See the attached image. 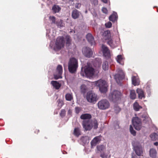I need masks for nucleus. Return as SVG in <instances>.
<instances>
[{
  "mask_svg": "<svg viewBox=\"0 0 158 158\" xmlns=\"http://www.w3.org/2000/svg\"><path fill=\"white\" fill-rule=\"evenodd\" d=\"M101 65V62L99 63L98 64V66L99 67Z\"/></svg>",
  "mask_w": 158,
  "mask_h": 158,
  "instance_id": "nucleus-54",
  "label": "nucleus"
},
{
  "mask_svg": "<svg viewBox=\"0 0 158 158\" xmlns=\"http://www.w3.org/2000/svg\"><path fill=\"white\" fill-rule=\"evenodd\" d=\"M98 105L99 109L101 110H105L109 108L110 104L107 100L103 99L98 102Z\"/></svg>",
  "mask_w": 158,
  "mask_h": 158,
  "instance_id": "nucleus-8",
  "label": "nucleus"
},
{
  "mask_svg": "<svg viewBox=\"0 0 158 158\" xmlns=\"http://www.w3.org/2000/svg\"><path fill=\"white\" fill-rule=\"evenodd\" d=\"M74 134L77 136H79L80 135V131L78 128H75L74 131Z\"/></svg>",
  "mask_w": 158,
  "mask_h": 158,
  "instance_id": "nucleus-33",
  "label": "nucleus"
},
{
  "mask_svg": "<svg viewBox=\"0 0 158 158\" xmlns=\"http://www.w3.org/2000/svg\"><path fill=\"white\" fill-rule=\"evenodd\" d=\"M88 137L87 136H85V137H83L81 138V140L83 141L84 143H86L88 141Z\"/></svg>",
  "mask_w": 158,
  "mask_h": 158,
  "instance_id": "nucleus-41",
  "label": "nucleus"
},
{
  "mask_svg": "<svg viewBox=\"0 0 158 158\" xmlns=\"http://www.w3.org/2000/svg\"><path fill=\"white\" fill-rule=\"evenodd\" d=\"M65 113V111L64 110H62L61 111L60 113V115L61 116L63 117L64 116Z\"/></svg>",
  "mask_w": 158,
  "mask_h": 158,
  "instance_id": "nucleus-45",
  "label": "nucleus"
},
{
  "mask_svg": "<svg viewBox=\"0 0 158 158\" xmlns=\"http://www.w3.org/2000/svg\"><path fill=\"white\" fill-rule=\"evenodd\" d=\"M80 15V12L77 10H73L72 14V17L74 19L77 18Z\"/></svg>",
  "mask_w": 158,
  "mask_h": 158,
  "instance_id": "nucleus-25",
  "label": "nucleus"
},
{
  "mask_svg": "<svg viewBox=\"0 0 158 158\" xmlns=\"http://www.w3.org/2000/svg\"><path fill=\"white\" fill-rule=\"evenodd\" d=\"M110 31L109 30L105 31L103 34V38L105 40H110L111 39Z\"/></svg>",
  "mask_w": 158,
  "mask_h": 158,
  "instance_id": "nucleus-15",
  "label": "nucleus"
},
{
  "mask_svg": "<svg viewBox=\"0 0 158 158\" xmlns=\"http://www.w3.org/2000/svg\"><path fill=\"white\" fill-rule=\"evenodd\" d=\"M132 158H134L133 157H132Z\"/></svg>",
  "mask_w": 158,
  "mask_h": 158,
  "instance_id": "nucleus-55",
  "label": "nucleus"
},
{
  "mask_svg": "<svg viewBox=\"0 0 158 158\" xmlns=\"http://www.w3.org/2000/svg\"><path fill=\"white\" fill-rule=\"evenodd\" d=\"M98 72L96 71L94 69L90 66H86L81 69V74L83 76L91 78Z\"/></svg>",
  "mask_w": 158,
  "mask_h": 158,
  "instance_id": "nucleus-1",
  "label": "nucleus"
},
{
  "mask_svg": "<svg viewBox=\"0 0 158 158\" xmlns=\"http://www.w3.org/2000/svg\"><path fill=\"white\" fill-rule=\"evenodd\" d=\"M86 98L88 102L93 103H95L98 99L97 95L92 91L87 93Z\"/></svg>",
  "mask_w": 158,
  "mask_h": 158,
  "instance_id": "nucleus-5",
  "label": "nucleus"
},
{
  "mask_svg": "<svg viewBox=\"0 0 158 158\" xmlns=\"http://www.w3.org/2000/svg\"><path fill=\"white\" fill-rule=\"evenodd\" d=\"M117 19V13L114 12L113 14L111 15L109 18L110 20L113 22L116 20Z\"/></svg>",
  "mask_w": 158,
  "mask_h": 158,
  "instance_id": "nucleus-22",
  "label": "nucleus"
},
{
  "mask_svg": "<svg viewBox=\"0 0 158 158\" xmlns=\"http://www.w3.org/2000/svg\"><path fill=\"white\" fill-rule=\"evenodd\" d=\"M80 117L81 119L86 120L84 121H84L87 122L88 121H90L89 119L91 118V116L90 114H82L81 115Z\"/></svg>",
  "mask_w": 158,
  "mask_h": 158,
  "instance_id": "nucleus-21",
  "label": "nucleus"
},
{
  "mask_svg": "<svg viewBox=\"0 0 158 158\" xmlns=\"http://www.w3.org/2000/svg\"><path fill=\"white\" fill-rule=\"evenodd\" d=\"M102 67L103 69L104 70L107 69L108 68V62L106 61L104 62L103 64Z\"/></svg>",
  "mask_w": 158,
  "mask_h": 158,
  "instance_id": "nucleus-31",
  "label": "nucleus"
},
{
  "mask_svg": "<svg viewBox=\"0 0 158 158\" xmlns=\"http://www.w3.org/2000/svg\"><path fill=\"white\" fill-rule=\"evenodd\" d=\"M124 73L121 69H119L118 73L114 76V79L118 84H119L120 80L124 78Z\"/></svg>",
  "mask_w": 158,
  "mask_h": 158,
  "instance_id": "nucleus-11",
  "label": "nucleus"
},
{
  "mask_svg": "<svg viewBox=\"0 0 158 158\" xmlns=\"http://www.w3.org/2000/svg\"><path fill=\"white\" fill-rule=\"evenodd\" d=\"M143 118H145V120H147L149 122L150 121L151 122V118L148 117V114H146V116H143Z\"/></svg>",
  "mask_w": 158,
  "mask_h": 158,
  "instance_id": "nucleus-40",
  "label": "nucleus"
},
{
  "mask_svg": "<svg viewBox=\"0 0 158 158\" xmlns=\"http://www.w3.org/2000/svg\"><path fill=\"white\" fill-rule=\"evenodd\" d=\"M136 97V94L134 90H131L130 91V98L132 99H135Z\"/></svg>",
  "mask_w": 158,
  "mask_h": 158,
  "instance_id": "nucleus-29",
  "label": "nucleus"
},
{
  "mask_svg": "<svg viewBox=\"0 0 158 158\" xmlns=\"http://www.w3.org/2000/svg\"><path fill=\"white\" fill-rule=\"evenodd\" d=\"M66 45L67 46H69L71 42V40L69 36H67L66 37Z\"/></svg>",
  "mask_w": 158,
  "mask_h": 158,
  "instance_id": "nucleus-34",
  "label": "nucleus"
},
{
  "mask_svg": "<svg viewBox=\"0 0 158 158\" xmlns=\"http://www.w3.org/2000/svg\"><path fill=\"white\" fill-rule=\"evenodd\" d=\"M81 4L80 3H77L75 5V7L76 8H79L81 7Z\"/></svg>",
  "mask_w": 158,
  "mask_h": 158,
  "instance_id": "nucleus-48",
  "label": "nucleus"
},
{
  "mask_svg": "<svg viewBox=\"0 0 158 158\" xmlns=\"http://www.w3.org/2000/svg\"><path fill=\"white\" fill-rule=\"evenodd\" d=\"M86 38L88 42L91 44V45H94L95 44V41L94 40V39L90 34H88L86 36Z\"/></svg>",
  "mask_w": 158,
  "mask_h": 158,
  "instance_id": "nucleus-16",
  "label": "nucleus"
},
{
  "mask_svg": "<svg viewBox=\"0 0 158 158\" xmlns=\"http://www.w3.org/2000/svg\"><path fill=\"white\" fill-rule=\"evenodd\" d=\"M102 51L103 55L106 57L109 58L111 56V53L108 48L104 45H102Z\"/></svg>",
  "mask_w": 158,
  "mask_h": 158,
  "instance_id": "nucleus-13",
  "label": "nucleus"
},
{
  "mask_svg": "<svg viewBox=\"0 0 158 158\" xmlns=\"http://www.w3.org/2000/svg\"><path fill=\"white\" fill-rule=\"evenodd\" d=\"M49 19L50 21H52L53 23H55V18L53 16H50L49 17Z\"/></svg>",
  "mask_w": 158,
  "mask_h": 158,
  "instance_id": "nucleus-42",
  "label": "nucleus"
},
{
  "mask_svg": "<svg viewBox=\"0 0 158 158\" xmlns=\"http://www.w3.org/2000/svg\"><path fill=\"white\" fill-rule=\"evenodd\" d=\"M112 23L110 22H108L106 23L105 25L106 27L107 28H110L112 26Z\"/></svg>",
  "mask_w": 158,
  "mask_h": 158,
  "instance_id": "nucleus-38",
  "label": "nucleus"
},
{
  "mask_svg": "<svg viewBox=\"0 0 158 158\" xmlns=\"http://www.w3.org/2000/svg\"><path fill=\"white\" fill-rule=\"evenodd\" d=\"M154 145L156 146H157L158 145V142H155L154 143Z\"/></svg>",
  "mask_w": 158,
  "mask_h": 158,
  "instance_id": "nucleus-51",
  "label": "nucleus"
},
{
  "mask_svg": "<svg viewBox=\"0 0 158 158\" xmlns=\"http://www.w3.org/2000/svg\"><path fill=\"white\" fill-rule=\"evenodd\" d=\"M64 44V40L63 37H58L54 47V49L56 51H58L61 49L63 47Z\"/></svg>",
  "mask_w": 158,
  "mask_h": 158,
  "instance_id": "nucleus-6",
  "label": "nucleus"
},
{
  "mask_svg": "<svg viewBox=\"0 0 158 158\" xmlns=\"http://www.w3.org/2000/svg\"><path fill=\"white\" fill-rule=\"evenodd\" d=\"M69 113H71V111L70 110H69L68 112Z\"/></svg>",
  "mask_w": 158,
  "mask_h": 158,
  "instance_id": "nucleus-53",
  "label": "nucleus"
},
{
  "mask_svg": "<svg viewBox=\"0 0 158 158\" xmlns=\"http://www.w3.org/2000/svg\"><path fill=\"white\" fill-rule=\"evenodd\" d=\"M132 123L136 130H139L141 128V123L140 119L138 118H134L132 120Z\"/></svg>",
  "mask_w": 158,
  "mask_h": 158,
  "instance_id": "nucleus-9",
  "label": "nucleus"
},
{
  "mask_svg": "<svg viewBox=\"0 0 158 158\" xmlns=\"http://www.w3.org/2000/svg\"><path fill=\"white\" fill-rule=\"evenodd\" d=\"M136 91L138 94L139 98L142 99L144 97L143 92L141 89H137Z\"/></svg>",
  "mask_w": 158,
  "mask_h": 158,
  "instance_id": "nucleus-24",
  "label": "nucleus"
},
{
  "mask_svg": "<svg viewBox=\"0 0 158 158\" xmlns=\"http://www.w3.org/2000/svg\"><path fill=\"white\" fill-rule=\"evenodd\" d=\"M105 148V147L103 145H101L98 147V149L99 151H103Z\"/></svg>",
  "mask_w": 158,
  "mask_h": 158,
  "instance_id": "nucleus-36",
  "label": "nucleus"
},
{
  "mask_svg": "<svg viewBox=\"0 0 158 158\" xmlns=\"http://www.w3.org/2000/svg\"><path fill=\"white\" fill-rule=\"evenodd\" d=\"M132 84L134 86L138 85H139V81L137 76H133L132 77Z\"/></svg>",
  "mask_w": 158,
  "mask_h": 158,
  "instance_id": "nucleus-18",
  "label": "nucleus"
},
{
  "mask_svg": "<svg viewBox=\"0 0 158 158\" xmlns=\"http://www.w3.org/2000/svg\"><path fill=\"white\" fill-rule=\"evenodd\" d=\"M132 145L136 154L139 156H141L142 153V148L139 146V143L134 142L132 143Z\"/></svg>",
  "mask_w": 158,
  "mask_h": 158,
  "instance_id": "nucleus-10",
  "label": "nucleus"
},
{
  "mask_svg": "<svg viewBox=\"0 0 158 158\" xmlns=\"http://www.w3.org/2000/svg\"><path fill=\"white\" fill-rule=\"evenodd\" d=\"M102 11L104 13L107 14L108 13V10L105 7H103L102 8Z\"/></svg>",
  "mask_w": 158,
  "mask_h": 158,
  "instance_id": "nucleus-44",
  "label": "nucleus"
},
{
  "mask_svg": "<svg viewBox=\"0 0 158 158\" xmlns=\"http://www.w3.org/2000/svg\"><path fill=\"white\" fill-rule=\"evenodd\" d=\"M91 1L94 3V5L98 3V0H91Z\"/></svg>",
  "mask_w": 158,
  "mask_h": 158,
  "instance_id": "nucleus-49",
  "label": "nucleus"
},
{
  "mask_svg": "<svg viewBox=\"0 0 158 158\" xmlns=\"http://www.w3.org/2000/svg\"><path fill=\"white\" fill-rule=\"evenodd\" d=\"M121 93L119 91L114 90L111 92L109 96V98L113 102H116L118 100L121 96Z\"/></svg>",
  "mask_w": 158,
  "mask_h": 158,
  "instance_id": "nucleus-7",
  "label": "nucleus"
},
{
  "mask_svg": "<svg viewBox=\"0 0 158 158\" xmlns=\"http://www.w3.org/2000/svg\"><path fill=\"white\" fill-rule=\"evenodd\" d=\"M56 23L57 24V25L58 26H60V27H63V25L62 24V21L61 20H60L59 23Z\"/></svg>",
  "mask_w": 158,
  "mask_h": 158,
  "instance_id": "nucleus-46",
  "label": "nucleus"
},
{
  "mask_svg": "<svg viewBox=\"0 0 158 158\" xmlns=\"http://www.w3.org/2000/svg\"><path fill=\"white\" fill-rule=\"evenodd\" d=\"M82 51L83 54L87 57H90L92 56V52L89 48H84Z\"/></svg>",
  "mask_w": 158,
  "mask_h": 158,
  "instance_id": "nucleus-14",
  "label": "nucleus"
},
{
  "mask_svg": "<svg viewBox=\"0 0 158 158\" xmlns=\"http://www.w3.org/2000/svg\"><path fill=\"white\" fill-rule=\"evenodd\" d=\"M117 109L118 110V111H119L120 110V108L119 107H117Z\"/></svg>",
  "mask_w": 158,
  "mask_h": 158,
  "instance_id": "nucleus-52",
  "label": "nucleus"
},
{
  "mask_svg": "<svg viewBox=\"0 0 158 158\" xmlns=\"http://www.w3.org/2000/svg\"><path fill=\"white\" fill-rule=\"evenodd\" d=\"M101 156L102 158H106L107 157V155L103 153L101 155Z\"/></svg>",
  "mask_w": 158,
  "mask_h": 158,
  "instance_id": "nucleus-47",
  "label": "nucleus"
},
{
  "mask_svg": "<svg viewBox=\"0 0 158 158\" xmlns=\"http://www.w3.org/2000/svg\"><path fill=\"white\" fill-rule=\"evenodd\" d=\"M134 110L136 111H138L141 107L139 106V104L137 102H135L134 104Z\"/></svg>",
  "mask_w": 158,
  "mask_h": 158,
  "instance_id": "nucleus-30",
  "label": "nucleus"
},
{
  "mask_svg": "<svg viewBox=\"0 0 158 158\" xmlns=\"http://www.w3.org/2000/svg\"><path fill=\"white\" fill-rule=\"evenodd\" d=\"M76 113L77 114L79 113L82 110L81 108L76 107L75 108Z\"/></svg>",
  "mask_w": 158,
  "mask_h": 158,
  "instance_id": "nucleus-37",
  "label": "nucleus"
},
{
  "mask_svg": "<svg viewBox=\"0 0 158 158\" xmlns=\"http://www.w3.org/2000/svg\"><path fill=\"white\" fill-rule=\"evenodd\" d=\"M107 43L112 48H115L118 45L117 42L114 41L111 39L108 41Z\"/></svg>",
  "mask_w": 158,
  "mask_h": 158,
  "instance_id": "nucleus-20",
  "label": "nucleus"
},
{
  "mask_svg": "<svg viewBox=\"0 0 158 158\" xmlns=\"http://www.w3.org/2000/svg\"><path fill=\"white\" fill-rule=\"evenodd\" d=\"M150 137L153 140H156L158 139V134L153 133L150 135Z\"/></svg>",
  "mask_w": 158,
  "mask_h": 158,
  "instance_id": "nucleus-27",
  "label": "nucleus"
},
{
  "mask_svg": "<svg viewBox=\"0 0 158 158\" xmlns=\"http://www.w3.org/2000/svg\"><path fill=\"white\" fill-rule=\"evenodd\" d=\"M157 154L156 151L154 149H151L150 151V155L151 157L154 158L155 157Z\"/></svg>",
  "mask_w": 158,
  "mask_h": 158,
  "instance_id": "nucleus-26",
  "label": "nucleus"
},
{
  "mask_svg": "<svg viewBox=\"0 0 158 158\" xmlns=\"http://www.w3.org/2000/svg\"><path fill=\"white\" fill-rule=\"evenodd\" d=\"M83 128L86 131L89 130L92 128L93 126H94L95 129L98 127V122L96 120H94L93 121H88L87 122L84 121L83 123Z\"/></svg>",
  "mask_w": 158,
  "mask_h": 158,
  "instance_id": "nucleus-4",
  "label": "nucleus"
},
{
  "mask_svg": "<svg viewBox=\"0 0 158 158\" xmlns=\"http://www.w3.org/2000/svg\"><path fill=\"white\" fill-rule=\"evenodd\" d=\"M58 105L60 107H61L63 105V102L62 100H59L57 101Z\"/></svg>",
  "mask_w": 158,
  "mask_h": 158,
  "instance_id": "nucleus-43",
  "label": "nucleus"
},
{
  "mask_svg": "<svg viewBox=\"0 0 158 158\" xmlns=\"http://www.w3.org/2000/svg\"><path fill=\"white\" fill-rule=\"evenodd\" d=\"M92 84L98 87L102 93H105L107 90L108 85L106 81L104 80L100 79L93 82Z\"/></svg>",
  "mask_w": 158,
  "mask_h": 158,
  "instance_id": "nucleus-2",
  "label": "nucleus"
},
{
  "mask_svg": "<svg viewBox=\"0 0 158 158\" xmlns=\"http://www.w3.org/2000/svg\"><path fill=\"white\" fill-rule=\"evenodd\" d=\"M130 130L131 133L132 135L134 136L136 135V132L135 131L133 130V128L131 125L130 126Z\"/></svg>",
  "mask_w": 158,
  "mask_h": 158,
  "instance_id": "nucleus-35",
  "label": "nucleus"
},
{
  "mask_svg": "<svg viewBox=\"0 0 158 158\" xmlns=\"http://www.w3.org/2000/svg\"><path fill=\"white\" fill-rule=\"evenodd\" d=\"M102 2L105 3H106L107 2V0H101Z\"/></svg>",
  "mask_w": 158,
  "mask_h": 158,
  "instance_id": "nucleus-50",
  "label": "nucleus"
},
{
  "mask_svg": "<svg viewBox=\"0 0 158 158\" xmlns=\"http://www.w3.org/2000/svg\"><path fill=\"white\" fill-rule=\"evenodd\" d=\"M78 67L77 60L74 58H71L68 64V69L69 71L72 73H74Z\"/></svg>",
  "mask_w": 158,
  "mask_h": 158,
  "instance_id": "nucleus-3",
  "label": "nucleus"
},
{
  "mask_svg": "<svg viewBox=\"0 0 158 158\" xmlns=\"http://www.w3.org/2000/svg\"><path fill=\"white\" fill-rule=\"evenodd\" d=\"M60 7L56 5H54L52 7V10L55 13L58 12L60 10Z\"/></svg>",
  "mask_w": 158,
  "mask_h": 158,
  "instance_id": "nucleus-28",
  "label": "nucleus"
},
{
  "mask_svg": "<svg viewBox=\"0 0 158 158\" xmlns=\"http://www.w3.org/2000/svg\"><path fill=\"white\" fill-rule=\"evenodd\" d=\"M117 62L121 65H123L124 58L122 55H118L116 58Z\"/></svg>",
  "mask_w": 158,
  "mask_h": 158,
  "instance_id": "nucleus-19",
  "label": "nucleus"
},
{
  "mask_svg": "<svg viewBox=\"0 0 158 158\" xmlns=\"http://www.w3.org/2000/svg\"><path fill=\"white\" fill-rule=\"evenodd\" d=\"M100 137L97 136L95 137L91 142L92 147L95 146L97 143L100 141Z\"/></svg>",
  "mask_w": 158,
  "mask_h": 158,
  "instance_id": "nucleus-17",
  "label": "nucleus"
},
{
  "mask_svg": "<svg viewBox=\"0 0 158 158\" xmlns=\"http://www.w3.org/2000/svg\"><path fill=\"white\" fill-rule=\"evenodd\" d=\"M86 89V86L85 85H82L81 86V89L82 92H85Z\"/></svg>",
  "mask_w": 158,
  "mask_h": 158,
  "instance_id": "nucleus-39",
  "label": "nucleus"
},
{
  "mask_svg": "<svg viewBox=\"0 0 158 158\" xmlns=\"http://www.w3.org/2000/svg\"><path fill=\"white\" fill-rule=\"evenodd\" d=\"M62 73V67L61 65H59L57 66L56 73L54 74V77L55 79L61 78V75Z\"/></svg>",
  "mask_w": 158,
  "mask_h": 158,
  "instance_id": "nucleus-12",
  "label": "nucleus"
},
{
  "mask_svg": "<svg viewBox=\"0 0 158 158\" xmlns=\"http://www.w3.org/2000/svg\"><path fill=\"white\" fill-rule=\"evenodd\" d=\"M65 98L66 100L71 101L73 98V96L72 94H67L66 95Z\"/></svg>",
  "mask_w": 158,
  "mask_h": 158,
  "instance_id": "nucleus-32",
  "label": "nucleus"
},
{
  "mask_svg": "<svg viewBox=\"0 0 158 158\" xmlns=\"http://www.w3.org/2000/svg\"><path fill=\"white\" fill-rule=\"evenodd\" d=\"M51 84L56 89H59L61 86V84L56 81H52Z\"/></svg>",
  "mask_w": 158,
  "mask_h": 158,
  "instance_id": "nucleus-23",
  "label": "nucleus"
}]
</instances>
